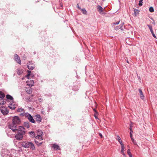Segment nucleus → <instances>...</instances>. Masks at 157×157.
<instances>
[{
	"label": "nucleus",
	"instance_id": "f257e3e1",
	"mask_svg": "<svg viewBox=\"0 0 157 157\" xmlns=\"http://www.w3.org/2000/svg\"><path fill=\"white\" fill-rule=\"evenodd\" d=\"M12 121V125H9V127L13 131L15 132L17 130V125L20 124L21 121L18 117L15 116L13 117Z\"/></svg>",
	"mask_w": 157,
	"mask_h": 157
},
{
	"label": "nucleus",
	"instance_id": "f03ea898",
	"mask_svg": "<svg viewBox=\"0 0 157 157\" xmlns=\"http://www.w3.org/2000/svg\"><path fill=\"white\" fill-rule=\"evenodd\" d=\"M17 130L18 132L15 135V138L17 140H22L23 136L25 134V128L22 126H19V129H17Z\"/></svg>",
	"mask_w": 157,
	"mask_h": 157
},
{
	"label": "nucleus",
	"instance_id": "7ed1b4c3",
	"mask_svg": "<svg viewBox=\"0 0 157 157\" xmlns=\"http://www.w3.org/2000/svg\"><path fill=\"white\" fill-rule=\"evenodd\" d=\"M22 146L25 148H30L32 150L35 149L34 144L31 142H24L22 143Z\"/></svg>",
	"mask_w": 157,
	"mask_h": 157
},
{
	"label": "nucleus",
	"instance_id": "20e7f679",
	"mask_svg": "<svg viewBox=\"0 0 157 157\" xmlns=\"http://www.w3.org/2000/svg\"><path fill=\"white\" fill-rule=\"evenodd\" d=\"M14 59L16 62H17V63L20 64H21L20 58L18 55L17 54H15L14 55Z\"/></svg>",
	"mask_w": 157,
	"mask_h": 157
},
{
	"label": "nucleus",
	"instance_id": "39448f33",
	"mask_svg": "<svg viewBox=\"0 0 157 157\" xmlns=\"http://www.w3.org/2000/svg\"><path fill=\"white\" fill-rule=\"evenodd\" d=\"M139 92L140 93V97L143 100H144V96L142 92V90L140 89H139L138 90Z\"/></svg>",
	"mask_w": 157,
	"mask_h": 157
},
{
	"label": "nucleus",
	"instance_id": "423d86ee",
	"mask_svg": "<svg viewBox=\"0 0 157 157\" xmlns=\"http://www.w3.org/2000/svg\"><path fill=\"white\" fill-rule=\"evenodd\" d=\"M147 26L149 27V28L150 29V31L153 36L155 38H156V36H155V34H154V32H153V30H152V26H151L150 25H147Z\"/></svg>",
	"mask_w": 157,
	"mask_h": 157
},
{
	"label": "nucleus",
	"instance_id": "0eeeda50",
	"mask_svg": "<svg viewBox=\"0 0 157 157\" xmlns=\"http://www.w3.org/2000/svg\"><path fill=\"white\" fill-rule=\"evenodd\" d=\"M28 119L30 121L33 123H34L35 122V121L33 118V117L30 115H29L28 116Z\"/></svg>",
	"mask_w": 157,
	"mask_h": 157
},
{
	"label": "nucleus",
	"instance_id": "6e6552de",
	"mask_svg": "<svg viewBox=\"0 0 157 157\" xmlns=\"http://www.w3.org/2000/svg\"><path fill=\"white\" fill-rule=\"evenodd\" d=\"M26 82L27 85L30 86H32L34 84V83L33 80H30V81H27Z\"/></svg>",
	"mask_w": 157,
	"mask_h": 157
},
{
	"label": "nucleus",
	"instance_id": "1a4fd4ad",
	"mask_svg": "<svg viewBox=\"0 0 157 157\" xmlns=\"http://www.w3.org/2000/svg\"><path fill=\"white\" fill-rule=\"evenodd\" d=\"M97 9L99 13H102L103 11V9L100 6H97Z\"/></svg>",
	"mask_w": 157,
	"mask_h": 157
},
{
	"label": "nucleus",
	"instance_id": "9d476101",
	"mask_svg": "<svg viewBox=\"0 0 157 157\" xmlns=\"http://www.w3.org/2000/svg\"><path fill=\"white\" fill-rule=\"evenodd\" d=\"M1 111L4 115H7L9 113L8 110L6 109H1Z\"/></svg>",
	"mask_w": 157,
	"mask_h": 157
},
{
	"label": "nucleus",
	"instance_id": "9b49d317",
	"mask_svg": "<svg viewBox=\"0 0 157 157\" xmlns=\"http://www.w3.org/2000/svg\"><path fill=\"white\" fill-rule=\"evenodd\" d=\"M121 153L122 154H123L124 156H125V155L124 153V146L123 144H121Z\"/></svg>",
	"mask_w": 157,
	"mask_h": 157
},
{
	"label": "nucleus",
	"instance_id": "f8f14e48",
	"mask_svg": "<svg viewBox=\"0 0 157 157\" xmlns=\"http://www.w3.org/2000/svg\"><path fill=\"white\" fill-rule=\"evenodd\" d=\"M28 68L29 70H33L34 68V65L32 64H29L27 65Z\"/></svg>",
	"mask_w": 157,
	"mask_h": 157
},
{
	"label": "nucleus",
	"instance_id": "ddd939ff",
	"mask_svg": "<svg viewBox=\"0 0 157 157\" xmlns=\"http://www.w3.org/2000/svg\"><path fill=\"white\" fill-rule=\"evenodd\" d=\"M17 74L20 75L23 72V70L21 68L17 69Z\"/></svg>",
	"mask_w": 157,
	"mask_h": 157
},
{
	"label": "nucleus",
	"instance_id": "4468645a",
	"mask_svg": "<svg viewBox=\"0 0 157 157\" xmlns=\"http://www.w3.org/2000/svg\"><path fill=\"white\" fill-rule=\"evenodd\" d=\"M25 91L26 92H27L28 94H30L32 93V90L31 89V88L30 87L27 88H26L25 89Z\"/></svg>",
	"mask_w": 157,
	"mask_h": 157
},
{
	"label": "nucleus",
	"instance_id": "2eb2a0df",
	"mask_svg": "<svg viewBox=\"0 0 157 157\" xmlns=\"http://www.w3.org/2000/svg\"><path fill=\"white\" fill-rule=\"evenodd\" d=\"M52 147L55 150H57V149H59V147L58 145L54 144L53 145Z\"/></svg>",
	"mask_w": 157,
	"mask_h": 157
},
{
	"label": "nucleus",
	"instance_id": "dca6fc26",
	"mask_svg": "<svg viewBox=\"0 0 157 157\" xmlns=\"http://www.w3.org/2000/svg\"><path fill=\"white\" fill-rule=\"evenodd\" d=\"M17 111V112H21L22 114H24L25 113V110L24 109L22 108L18 109Z\"/></svg>",
	"mask_w": 157,
	"mask_h": 157
},
{
	"label": "nucleus",
	"instance_id": "f3484780",
	"mask_svg": "<svg viewBox=\"0 0 157 157\" xmlns=\"http://www.w3.org/2000/svg\"><path fill=\"white\" fill-rule=\"evenodd\" d=\"M134 14L135 16H137V15L139 14V11L136 9H134Z\"/></svg>",
	"mask_w": 157,
	"mask_h": 157
},
{
	"label": "nucleus",
	"instance_id": "a211bd4d",
	"mask_svg": "<svg viewBox=\"0 0 157 157\" xmlns=\"http://www.w3.org/2000/svg\"><path fill=\"white\" fill-rule=\"evenodd\" d=\"M29 134L30 135V136L32 137H35V134L34 132L31 131L29 132Z\"/></svg>",
	"mask_w": 157,
	"mask_h": 157
},
{
	"label": "nucleus",
	"instance_id": "6ab92c4d",
	"mask_svg": "<svg viewBox=\"0 0 157 157\" xmlns=\"http://www.w3.org/2000/svg\"><path fill=\"white\" fill-rule=\"evenodd\" d=\"M43 135V132L41 131H38L37 132V136H42Z\"/></svg>",
	"mask_w": 157,
	"mask_h": 157
},
{
	"label": "nucleus",
	"instance_id": "aec40b11",
	"mask_svg": "<svg viewBox=\"0 0 157 157\" xmlns=\"http://www.w3.org/2000/svg\"><path fill=\"white\" fill-rule=\"evenodd\" d=\"M36 140H39L40 141L43 140V138L42 137V136H36L35 137Z\"/></svg>",
	"mask_w": 157,
	"mask_h": 157
},
{
	"label": "nucleus",
	"instance_id": "412c9836",
	"mask_svg": "<svg viewBox=\"0 0 157 157\" xmlns=\"http://www.w3.org/2000/svg\"><path fill=\"white\" fill-rule=\"evenodd\" d=\"M5 94H4L2 91H0V98L3 99L5 97Z\"/></svg>",
	"mask_w": 157,
	"mask_h": 157
},
{
	"label": "nucleus",
	"instance_id": "4be33fe9",
	"mask_svg": "<svg viewBox=\"0 0 157 157\" xmlns=\"http://www.w3.org/2000/svg\"><path fill=\"white\" fill-rule=\"evenodd\" d=\"M6 98L8 99H10L11 100H12L13 99V97L11 95L9 94H7L6 95Z\"/></svg>",
	"mask_w": 157,
	"mask_h": 157
},
{
	"label": "nucleus",
	"instance_id": "5701e85b",
	"mask_svg": "<svg viewBox=\"0 0 157 157\" xmlns=\"http://www.w3.org/2000/svg\"><path fill=\"white\" fill-rule=\"evenodd\" d=\"M117 140L119 141L121 145V144H123L122 142V140L120 137L119 136H117Z\"/></svg>",
	"mask_w": 157,
	"mask_h": 157
},
{
	"label": "nucleus",
	"instance_id": "b1692460",
	"mask_svg": "<svg viewBox=\"0 0 157 157\" xmlns=\"http://www.w3.org/2000/svg\"><path fill=\"white\" fill-rule=\"evenodd\" d=\"M36 117H37V121H38L39 122H41V119L40 117V116L39 115H37L36 116Z\"/></svg>",
	"mask_w": 157,
	"mask_h": 157
},
{
	"label": "nucleus",
	"instance_id": "393cba45",
	"mask_svg": "<svg viewBox=\"0 0 157 157\" xmlns=\"http://www.w3.org/2000/svg\"><path fill=\"white\" fill-rule=\"evenodd\" d=\"M9 107L10 109H14L15 108V107L14 105H13L12 104L10 105Z\"/></svg>",
	"mask_w": 157,
	"mask_h": 157
},
{
	"label": "nucleus",
	"instance_id": "a878e982",
	"mask_svg": "<svg viewBox=\"0 0 157 157\" xmlns=\"http://www.w3.org/2000/svg\"><path fill=\"white\" fill-rule=\"evenodd\" d=\"M82 12V13L84 14H86L87 12L86 10L84 9H82L81 10Z\"/></svg>",
	"mask_w": 157,
	"mask_h": 157
},
{
	"label": "nucleus",
	"instance_id": "bb28decb",
	"mask_svg": "<svg viewBox=\"0 0 157 157\" xmlns=\"http://www.w3.org/2000/svg\"><path fill=\"white\" fill-rule=\"evenodd\" d=\"M149 11L151 12H153L154 11V8L152 7H151L149 9Z\"/></svg>",
	"mask_w": 157,
	"mask_h": 157
},
{
	"label": "nucleus",
	"instance_id": "cd10ccee",
	"mask_svg": "<svg viewBox=\"0 0 157 157\" xmlns=\"http://www.w3.org/2000/svg\"><path fill=\"white\" fill-rule=\"evenodd\" d=\"M127 153L129 155V157L132 156L131 153L130 152V149H128L127 150Z\"/></svg>",
	"mask_w": 157,
	"mask_h": 157
},
{
	"label": "nucleus",
	"instance_id": "c85d7f7f",
	"mask_svg": "<svg viewBox=\"0 0 157 157\" xmlns=\"http://www.w3.org/2000/svg\"><path fill=\"white\" fill-rule=\"evenodd\" d=\"M131 140L132 142L133 143V144L135 145H137V144L136 142L134 140L133 138L131 139Z\"/></svg>",
	"mask_w": 157,
	"mask_h": 157
},
{
	"label": "nucleus",
	"instance_id": "c756f323",
	"mask_svg": "<svg viewBox=\"0 0 157 157\" xmlns=\"http://www.w3.org/2000/svg\"><path fill=\"white\" fill-rule=\"evenodd\" d=\"M143 0H140L139 1V5L140 6H141L142 5V2Z\"/></svg>",
	"mask_w": 157,
	"mask_h": 157
},
{
	"label": "nucleus",
	"instance_id": "7c9ffc66",
	"mask_svg": "<svg viewBox=\"0 0 157 157\" xmlns=\"http://www.w3.org/2000/svg\"><path fill=\"white\" fill-rule=\"evenodd\" d=\"M2 101L0 102V105H4L6 102L3 101Z\"/></svg>",
	"mask_w": 157,
	"mask_h": 157
},
{
	"label": "nucleus",
	"instance_id": "2f4dec72",
	"mask_svg": "<svg viewBox=\"0 0 157 157\" xmlns=\"http://www.w3.org/2000/svg\"><path fill=\"white\" fill-rule=\"evenodd\" d=\"M98 114H96V113H95L94 114V116L96 119H98Z\"/></svg>",
	"mask_w": 157,
	"mask_h": 157
},
{
	"label": "nucleus",
	"instance_id": "473e14b6",
	"mask_svg": "<svg viewBox=\"0 0 157 157\" xmlns=\"http://www.w3.org/2000/svg\"><path fill=\"white\" fill-rule=\"evenodd\" d=\"M93 110L95 112V113H96V114H98V112H97V111L94 108L93 109Z\"/></svg>",
	"mask_w": 157,
	"mask_h": 157
},
{
	"label": "nucleus",
	"instance_id": "72a5a7b5",
	"mask_svg": "<svg viewBox=\"0 0 157 157\" xmlns=\"http://www.w3.org/2000/svg\"><path fill=\"white\" fill-rule=\"evenodd\" d=\"M35 143H36V144L37 145V144H39V142H38L36 140H35Z\"/></svg>",
	"mask_w": 157,
	"mask_h": 157
},
{
	"label": "nucleus",
	"instance_id": "f704fd0d",
	"mask_svg": "<svg viewBox=\"0 0 157 157\" xmlns=\"http://www.w3.org/2000/svg\"><path fill=\"white\" fill-rule=\"evenodd\" d=\"M27 72H28V74H29V75H30V73L31 72V71H27Z\"/></svg>",
	"mask_w": 157,
	"mask_h": 157
},
{
	"label": "nucleus",
	"instance_id": "c9c22d12",
	"mask_svg": "<svg viewBox=\"0 0 157 157\" xmlns=\"http://www.w3.org/2000/svg\"><path fill=\"white\" fill-rule=\"evenodd\" d=\"M130 138L131 139L133 138H132V133H131V132H130Z\"/></svg>",
	"mask_w": 157,
	"mask_h": 157
},
{
	"label": "nucleus",
	"instance_id": "e433bc0d",
	"mask_svg": "<svg viewBox=\"0 0 157 157\" xmlns=\"http://www.w3.org/2000/svg\"><path fill=\"white\" fill-rule=\"evenodd\" d=\"M39 102H41L42 101V99L41 98H39Z\"/></svg>",
	"mask_w": 157,
	"mask_h": 157
},
{
	"label": "nucleus",
	"instance_id": "4c0bfd02",
	"mask_svg": "<svg viewBox=\"0 0 157 157\" xmlns=\"http://www.w3.org/2000/svg\"><path fill=\"white\" fill-rule=\"evenodd\" d=\"M42 142L39 143L38 144H37V145H38V146H40L42 144Z\"/></svg>",
	"mask_w": 157,
	"mask_h": 157
},
{
	"label": "nucleus",
	"instance_id": "58836bf2",
	"mask_svg": "<svg viewBox=\"0 0 157 157\" xmlns=\"http://www.w3.org/2000/svg\"><path fill=\"white\" fill-rule=\"evenodd\" d=\"M119 22H120V21H118L116 23H114V24L118 25L119 24Z\"/></svg>",
	"mask_w": 157,
	"mask_h": 157
},
{
	"label": "nucleus",
	"instance_id": "ea45409f",
	"mask_svg": "<svg viewBox=\"0 0 157 157\" xmlns=\"http://www.w3.org/2000/svg\"><path fill=\"white\" fill-rule=\"evenodd\" d=\"M30 75H29V74H28L26 75V77L27 78H29V76H30Z\"/></svg>",
	"mask_w": 157,
	"mask_h": 157
},
{
	"label": "nucleus",
	"instance_id": "a19ab883",
	"mask_svg": "<svg viewBox=\"0 0 157 157\" xmlns=\"http://www.w3.org/2000/svg\"><path fill=\"white\" fill-rule=\"evenodd\" d=\"M30 75H29V74H28L26 75V77L27 78H29V76H30Z\"/></svg>",
	"mask_w": 157,
	"mask_h": 157
},
{
	"label": "nucleus",
	"instance_id": "79ce46f5",
	"mask_svg": "<svg viewBox=\"0 0 157 157\" xmlns=\"http://www.w3.org/2000/svg\"><path fill=\"white\" fill-rule=\"evenodd\" d=\"M77 7H78V8L79 9H81V8L79 6V5H78V4H77Z\"/></svg>",
	"mask_w": 157,
	"mask_h": 157
},
{
	"label": "nucleus",
	"instance_id": "37998d69",
	"mask_svg": "<svg viewBox=\"0 0 157 157\" xmlns=\"http://www.w3.org/2000/svg\"><path fill=\"white\" fill-rule=\"evenodd\" d=\"M99 135L100 136H101V138H102L103 136H102V135L100 133L99 134Z\"/></svg>",
	"mask_w": 157,
	"mask_h": 157
},
{
	"label": "nucleus",
	"instance_id": "c03bdc74",
	"mask_svg": "<svg viewBox=\"0 0 157 157\" xmlns=\"http://www.w3.org/2000/svg\"><path fill=\"white\" fill-rule=\"evenodd\" d=\"M130 131H132V127L131 126H130Z\"/></svg>",
	"mask_w": 157,
	"mask_h": 157
},
{
	"label": "nucleus",
	"instance_id": "a18cd8bd",
	"mask_svg": "<svg viewBox=\"0 0 157 157\" xmlns=\"http://www.w3.org/2000/svg\"><path fill=\"white\" fill-rule=\"evenodd\" d=\"M131 132V133H133V131H132H132H130V132Z\"/></svg>",
	"mask_w": 157,
	"mask_h": 157
},
{
	"label": "nucleus",
	"instance_id": "49530a36",
	"mask_svg": "<svg viewBox=\"0 0 157 157\" xmlns=\"http://www.w3.org/2000/svg\"><path fill=\"white\" fill-rule=\"evenodd\" d=\"M26 59V57H25V58H24V59Z\"/></svg>",
	"mask_w": 157,
	"mask_h": 157
},
{
	"label": "nucleus",
	"instance_id": "de8ad7c7",
	"mask_svg": "<svg viewBox=\"0 0 157 157\" xmlns=\"http://www.w3.org/2000/svg\"><path fill=\"white\" fill-rule=\"evenodd\" d=\"M129 157H132V156H130Z\"/></svg>",
	"mask_w": 157,
	"mask_h": 157
},
{
	"label": "nucleus",
	"instance_id": "09e8293b",
	"mask_svg": "<svg viewBox=\"0 0 157 157\" xmlns=\"http://www.w3.org/2000/svg\"><path fill=\"white\" fill-rule=\"evenodd\" d=\"M124 25V23H123V24H122V25Z\"/></svg>",
	"mask_w": 157,
	"mask_h": 157
}]
</instances>
